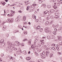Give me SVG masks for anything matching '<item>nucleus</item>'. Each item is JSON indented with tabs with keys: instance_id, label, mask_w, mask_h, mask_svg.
I'll return each mask as SVG.
<instances>
[{
	"instance_id": "nucleus-1",
	"label": "nucleus",
	"mask_w": 62,
	"mask_h": 62,
	"mask_svg": "<svg viewBox=\"0 0 62 62\" xmlns=\"http://www.w3.org/2000/svg\"><path fill=\"white\" fill-rule=\"evenodd\" d=\"M45 31L46 33H50V31L48 27H46L45 29Z\"/></svg>"
},
{
	"instance_id": "nucleus-2",
	"label": "nucleus",
	"mask_w": 62,
	"mask_h": 62,
	"mask_svg": "<svg viewBox=\"0 0 62 62\" xmlns=\"http://www.w3.org/2000/svg\"><path fill=\"white\" fill-rule=\"evenodd\" d=\"M56 14L57 15L55 16L54 18H55V19H58V18H59V13H56Z\"/></svg>"
},
{
	"instance_id": "nucleus-3",
	"label": "nucleus",
	"mask_w": 62,
	"mask_h": 62,
	"mask_svg": "<svg viewBox=\"0 0 62 62\" xmlns=\"http://www.w3.org/2000/svg\"><path fill=\"white\" fill-rule=\"evenodd\" d=\"M40 55H41V57L43 59L44 58H45V57H46L45 56L42 54V53H41Z\"/></svg>"
},
{
	"instance_id": "nucleus-4",
	"label": "nucleus",
	"mask_w": 62,
	"mask_h": 62,
	"mask_svg": "<svg viewBox=\"0 0 62 62\" xmlns=\"http://www.w3.org/2000/svg\"><path fill=\"white\" fill-rule=\"evenodd\" d=\"M31 58V57H27L26 58V59L27 60H29V62H30V61H31L30 60Z\"/></svg>"
},
{
	"instance_id": "nucleus-5",
	"label": "nucleus",
	"mask_w": 62,
	"mask_h": 62,
	"mask_svg": "<svg viewBox=\"0 0 62 62\" xmlns=\"http://www.w3.org/2000/svg\"><path fill=\"white\" fill-rule=\"evenodd\" d=\"M45 25H50V24H49V22L48 21H47L45 23Z\"/></svg>"
},
{
	"instance_id": "nucleus-6",
	"label": "nucleus",
	"mask_w": 62,
	"mask_h": 62,
	"mask_svg": "<svg viewBox=\"0 0 62 62\" xmlns=\"http://www.w3.org/2000/svg\"><path fill=\"white\" fill-rule=\"evenodd\" d=\"M51 18V16L50 15H48L47 16L46 19L47 20H49Z\"/></svg>"
},
{
	"instance_id": "nucleus-7",
	"label": "nucleus",
	"mask_w": 62,
	"mask_h": 62,
	"mask_svg": "<svg viewBox=\"0 0 62 62\" xmlns=\"http://www.w3.org/2000/svg\"><path fill=\"white\" fill-rule=\"evenodd\" d=\"M7 43L8 44V46L9 47L11 46V43L8 41L7 42Z\"/></svg>"
},
{
	"instance_id": "nucleus-8",
	"label": "nucleus",
	"mask_w": 62,
	"mask_h": 62,
	"mask_svg": "<svg viewBox=\"0 0 62 62\" xmlns=\"http://www.w3.org/2000/svg\"><path fill=\"white\" fill-rule=\"evenodd\" d=\"M22 53L26 55L27 54V53L26 52V51L24 50L23 52Z\"/></svg>"
},
{
	"instance_id": "nucleus-9",
	"label": "nucleus",
	"mask_w": 62,
	"mask_h": 62,
	"mask_svg": "<svg viewBox=\"0 0 62 62\" xmlns=\"http://www.w3.org/2000/svg\"><path fill=\"white\" fill-rule=\"evenodd\" d=\"M49 52L48 51H47L46 52V56H48V55L49 54Z\"/></svg>"
},
{
	"instance_id": "nucleus-10",
	"label": "nucleus",
	"mask_w": 62,
	"mask_h": 62,
	"mask_svg": "<svg viewBox=\"0 0 62 62\" xmlns=\"http://www.w3.org/2000/svg\"><path fill=\"white\" fill-rule=\"evenodd\" d=\"M40 28V26H38L37 27H36V29L37 30H38L39 31V29Z\"/></svg>"
},
{
	"instance_id": "nucleus-11",
	"label": "nucleus",
	"mask_w": 62,
	"mask_h": 62,
	"mask_svg": "<svg viewBox=\"0 0 62 62\" xmlns=\"http://www.w3.org/2000/svg\"><path fill=\"white\" fill-rule=\"evenodd\" d=\"M17 41L15 42V45H16V46H18L19 45V44L17 43Z\"/></svg>"
},
{
	"instance_id": "nucleus-12",
	"label": "nucleus",
	"mask_w": 62,
	"mask_h": 62,
	"mask_svg": "<svg viewBox=\"0 0 62 62\" xmlns=\"http://www.w3.org/2000/svg\"><path fill=\"white\" fill-rule=\"evenodd\" d=\"M28 11L29 12H32V11H34V10L31 9H30L28 10Z\"/></svg>"
},
{
	"instance_id": "nucleus-13",
	"label": "nucleus",
	"mask_w": 62,
	"mask_h": 62,
	"mask_svg": "<svg viewBox=\"0 0 62 62\" xmlns=\"http://www.w3.org/2000/svg\"><path fill=\"white\" fill-rule=\"evenodd\" d=\"M38 41V39H35V40H34V44H35V45H36V42H37Z\"/></svg>"
},
{
	"instance_id": "nucleus-14",
	"label": "nucleus",
	"mask_w": 62,
	"mask_h": 62,
	"mask_svg": "<svg viewBox=\"0 0 62 62\" xmlns=\"http://www.w3.org/2000/svg\"><path fill=\"white\" fill-rule=\"evenodd\" d=\"M32 46H33V47H35L36 49H38V47H37V46H36L35 45H32Z\"/></svg>"
},
{
	"instance_id": "nucleus-15",
	"label": "nucleus",
	"mask_w": 62,
	"mask_h": 62,
	"mask_svg": "<svg viewBox=\"0 0 62 62\" xmlns=\"http://www.w3.org/2000/svg\"><path fill=\"white\" fill-rule=\"evenodd\" d=\"M48 12V11L47 10H46L45 12H43V14H47Z\"/></svg>"
},
{
	"instance_id": "nucleus-16",
	"label": "nucleus",
	"mask_w": 62,
	"mask_h": 62,
	"mask_svg": "<svg viewBox=\"0 0 62 62\" xmlns=\"http://www.w3.org/2000/svg\"><path fill=\"white\" fill-rule=\"evenodd\" d=\"M62 27H60V28L58 29V31H61V30H62Z\"/></svg>"
},
{
	"instance_id": "nucleus-17",
	"label": "nucleus",
	"mask_w": 62,
	"mask_h": 62,
	"mask_svg": "<svg viewBox=\"0 0 62 62\" xmlns=\"http://www.w3.org/2000/svg\"><path fill=\"white\" fill-rule=\"evenodd\" d=\"M7 22H8V23H11L10 21V20L9 19H8L7 20Z\"/></svg>"
},
{
	"instance_id": "nucleus-18",
	"label": "nucleus",
	"mask_w": 62,
	"mask_h": 62,
	"mask_svg": "<svg viewBox=\"0 0 62 62\" xmlns=\"http://www.w3.org/2000/svg\"><path fill=\"white\" fill-rule=\"evenodd\" d=\"M50 12H51V13H52L53 12H54V10L53 9H51L50 10Z\"/></svg>"
},
{
	"instance_id": "nucleus-19",
	"label": "nucleus",
	"mask_w": 62,
	"mask_h": 62,
	"mask_svg": "<svg viewBox=\"0 0 62 62\" xmlns=\"http://www.w3.org/2000/svg\"><path fill=\"white\" fill-rule=\"evenodd\" d=\"M17 19H18V22H19V21H20L21 20V17H18Z\"/></svg>"
},
{
	"instance_id": "nucleus-20",
	"label": "nucleus",
	"mask_w": 62,
	"mask_h": 62,
	"mask_svg": "<svg viewBox=\"0 0 62 62\" xmlns=\"http://www.w3.org/2000/svg\"><path fill=\"white\" fill-rule=\"evenodd\" d=\"M13 49L15 51H16L17 50V48H16L15 47H13Z\"/></svg>"
},
{
	"instance_id": "nucleus-21",
	"label": "nucleus",
	"mask_w": 62,
	"mask_h": 62,
	"mask_svg": "<svg viewBox=\"0 0 62 62\" xmlns=\"http://www.w3.org/2000/svg\"><path fill=\"white\" fill-rule=\"evenodd\" d=\"M10 48H11V47L10 46H8L7 47L6 49L7 50H9Z\"/></svg>"
},
{
	"instance_id": "nucleus-22",
	"label": "nucleus",
	"mask_w": 62,
	"mask_h": 62,
	"mask_svg": "<svg viewBox=\"0 0 62 62\" xmlns=\"http://www.w3.org/2000/svg\"><path fill=\"white\" fill-rule=\"evenodd\" d=\"M10 20L11 23L13 22V18H11Z\"/></svg>"
},
{
	"instance_id": "nucleus-23",
	"label": "nucleus",
	"mask_w": 62,
	"mask_h": 62,
	"mask_svg": "<svg viewBox=\"0 0 62 62\" xmlns=\"http://www.w3.org/2000/svg\"><path fill=\"white\" fill-rule=\"evenodd\" d=\"M53 7L54 9H56V8H57V7L55 5H54V6H53Z\"/></svg>"
},
{
	"instance_id": "nucleus-24",
	"label": "nucleus",
	"mask_w": 62,
	"mask_h": 62,
	"mask_svg": "<svg viewBox=\"0 0 62 62\" xmlns=\"http://www.w3.org/2000/svg\"><path fill=\"white\" fill-rule=\"evenodd\" d=\"M57 54H58L59 55H61V52H58L57 53Z\"/></svg>"
},
{
	"instance_id": "nucleus-25",
	"label": "nucleus",
	"mask_w": 62,
	"mask_h": 62,
	"mask_svg": "<svg viewBox=\"0 0 62 62\" xmlns=\"http://www.w3.org/2000/svg\"><path fill=\"white\" fill-rule=\"evenodd\" d=\"M23 21H25L26 20V16H24L23 17Z\"/></svg>"
},
{
	"instance_id": "nucleus-26",
	"label": "nucleus",
	"mask_w": 62,
	"mask_h": 62,
	"mask_svg": "<svg viewBox=\"0 0 62 62\" xmlns=\"http://www.w3.org/2000/svg\"><path fill=\"white\" fill-rule=\"evenodd\" d=\"M1 46H5V43H3L2 44Z\"/></svg>"
},
{
	"instance_id": "nucleus-27",
	"label": "nucleus",
	"mask_w": 62,
	"mask_h": 62,
	"mask_svg": "<svg viewBox=\"0 0 62 62\" xmlns=\"http://www.w3.org/2000/svg\"><path fill=\"white\" fill-rule=\"evenodd\" d=\"M50 39H52L53 38V36L52 35H51L50 36Z\"/></svg>"
},
{
	"instance_id": "nucleus-28",
	"label": "nucleus",
	"mask_w": 62,
	"mask_h": 62,
	"mask_svg": "<svg viewBox=\"0 0 62 62\" xmlns=\"http://www.w3.org/2000/svg\"><path fill=\"white\" fill-rule=\"evenodd\" d=\"M4 41V40L3 39H1L0 41V43H3Z\"/></svg>"
},
{
	"instance_id": "nucleus-29",
	"label": "nucleus",
	"mask_w": 62,
	"mask_h": 62,
	"mask_svg": "<svg viewBox=\"0 0 62 62\" xmlns=\"http://www.w3.org/2000/svg\"><path fill=\"white\" fill-rule=\"evenodd\" d=\"M53 56V54H51L50 55V57H52Z\"/></svg>"
},
{
	"instance_id": "nucleus-30",
	"label": "nucleus",
	"mask_w": 62,
	"mask_h": 62,
	"mask_svg": "<svg viewBox=\"0 0 62 62\" xmlns=\"http://www.w3.org/2000/svg\"><path fill=\"white\" fill-rule=\"evenodd\" d=\"M30 8V6H28L27 7V8H26L27 10H28L29 8Z\"/></svg>"
},
{
	"instance_id": "nucleus-31",
	"label": "nucleus",
	"mask_w": 62,
	"mask_h": 62,
	"mask_svg": "<svg viewBox=\"0 0 62 62\" xmlns=\"http://www.w3.org/2000/svg\"><path fill=\"white\" fill-rule=\"evenodd\" d=\"M58 47H58V46H56V49L58 51H59L60 50V49H59V48H58Z\"/></svg>"
},
{
	"instance_id": "nucleus-32",
	"label": "nucleus",
	"mask_w": 62,
	"mask_h": 62,
	"mask_svg": "<svg viewBox=\"0 0 62 62\" xmlns=\"http://www.w3.org/2000/svg\"><path fill=\"white\" fill-rule=\"evenodd\" d=\"M38 61V62H43V61L40 59Z\"/></svg>"
},
{
	"instance_id": "nucleus-33",
	"label": "nucleus",
	"mask_w": 62,
	"mask_h": 62,
	"mask_svg": "<svg viewBox=\"0 0 62 62\" xmlns=\"http://www.w3.org/2000/svg\"><path fill=\"white\" fill-rule=\"evenodd\" d=\"M24 3H25L26 6H27L28 4V3L26 1Z\"/></svg>"
},
{
	"instance_id": "nucleus-34",
	"label": "nucleus",
	"mask_w": 62,
	"mask_h": 62,
	"mask_svg": "<svg viewBox=\"0 0 62 62\" xmlns=\"http://www.w3.org/2000/svg\"><path fill=\"white\" fill-rule=\"evenodd\" d=\"M31 48H33V50H35V47H33V45L31 46Z\"/></svg>"
},
{
	"instance_id": "nucleus-35",
	"label": "nucleus",
	"mask_w": 62,
	"mask_h": 62,
	"mask_svg": "<svg viewBox=\"0 0 62 62\" xmlns=\"http://www.w3.org/2000/svg\"><path fill=\"white\" fill-rule=\"evenodd\" d=\"M42 31H43V28H42L40 29V32H42Z\"/></svg>"
},
{
	"instance_id": "nucleus-36",
	"label": "nucleus",
	"mask_w": 62,
	"mask_h": 62,
	"mask_svg": "<svg viewBox=\"0 0 62 62\" xmlns=\"http://www.w3.org/2000/svg\"><path fill=\"white\" fill-rule=\"evenodd\" d=\"M61 38V37H59L58 38V39L60 41L62 39Z\"/></svg>"
},
{
	"instance_id": "nucleus-37",
	"label": "nucleus",
	"mask_w": 62,
	"mask_h": 62,
	"mask_svg": "<svg viewBox=\"0 0 62 62\" xmlns=\"http://www.w3.org/2000/svg\"><path fill=\"white\" fill-rule=\"evenodd\" d=\"M50 18H51V19L53 20L54 19V16H50Z\"/></svg>"
},
{
	"instance_id": "nucleus-38",
	"label": "nucleus",
	"mask_w": 62,
	"mask_h": 62,
	"mask_svg": "<svg viewBox=\"0 0 62 62\" xmlns=\"http://www.w3.org/2000/svg\"><path fill=\"white\" fill-rule=\"evenodd\" d=\"M9 36V34H8V33H7L6 34V36L7 37H8V36Z\"/></svg>"
},
{
	"instance_id": "nucleus-39",
	"label": "nucleus",
	"mask_w": 62,
	"mask_h": 62,
	"mask_svg": "<svg viewBox=\"0 0 62 62\" xmlns=\"http://www.w3.org/2000/svg\"><path fill=\"white\" fill-rule=\"evenodd\" d=\"M15 21L16 22H18V19L17 18H16L15 20Z\"/></svg>"
},
{
	"instance_id": "nucleus-40",
	"label": "nucleus",
	"mask_w": 62,
	"mask_h": 62,
	"mask_svg": "<svg viewBox=\"0 0 62 62\" xmlns=\"http://www.w3.org/2000/svg\"><path fill=\"white\" fill-rule=\"evenodd\" d=\"M45 54V51H44L42 53V54H43V55H44V54Z\"/></svg>"
},
{
	"instance_id": "nucleus-41",
	"label": "nucleus",
	"mask_w": 62,
	"mask_h": 62,
	"mask_svg": "<svg viewBox=\"0 0 62 62\" xmlns=\"http://www.w3.org/2000/svg\"><path fill=\"white\" fill-rule=\"evenodd\" d=\"M54 22V21H52L51 22H50V24H52Z\"/></svg>"
},
{
	"instance_id": "nucleus-42",
	"label": "nucleus",
	"mask_w": 62,
	"mask_h": 62,
	"mask_svg": "<svg viewBox=\"0 0 62 62\" xmlns=\"http://www.w3.org/2000/svg\"><path fill=\"white\" fill-rule=\"evenodd\" d=\"M51 7V6L50 5H48L47 6V8H50Z\"/></svg>"
},
{
	"instance_id": "nucleus-43",
	"label": "nucleus",
	"mask_w": 62,
	"mask_h": 62,
	"mask_svg": "<svg viewBox=\"0 0 62 62\" xmlns=\"http://www.w3.org/2000/svg\"><path fill=\"white\" fill-rule=\"evenodd\" d=\"M53 33L54 34V35H55L56 34V32H55V31H54L53 32Z\"/></svg>"
},
{
	"instance_id": "nucleus-44",
	"label": "nucleus",
	"mask_w": 62,
	"mask_h": 62,
	"mask_svg": "<svg viewBox=\"0 0 62 62\" xmlns=\"http://www.w3.org/2000/svg\"><path fill=\"white\" fill-rule=\"evenodd\" d=\"M51 46H55V45L54 44H52L51 45Z\"/></svg>"
},
{
	"instance_id": "nucleus-45",
	"label": "nucleus",
	"mask_w": 62,
	"mask_h": 62,
	"mask_svg": "<svg viewBox=\"0 0 62 62\" xmlns=\"http://www.w3.org/2000/svg\"><path fill=\"white\" fill-rule=\"evenodd\" d=\"M15 37H13L11 38V39H15Z\"/></svg>"
},
{
	"instance_id": "nucleus-46",
	"label": "nucleus",
	"mask_w": 62,
	"mask_h": 62,
	"mask_svg": "<svg viewBox=\"0 0 62 62\" xmlns=\"http://www.w3.org/2000/svg\"><path fill=\"white\" fill-rule=\"evenodd\" d=\"M56 5H57V6H58L60 5V4H59V3H56Z\"/></svg>"
},
{
	"instance_id": "nucleus-47",
	"label": "nucleus",
	"mask_w": 62,
	"mask_h": 62,
	"mask_svg": "<svg viewBox=\"0 0 62 62\" xmlns=\"http://www.w3.org/2000/svg\"><path fill=\"white\" fill-rule=\"evenodd\" d=\"M48 13H49H49H51L50 10L48 12Z\"/></svg>"
},
{
	"instance_id": "nucleus-48",
	"label": "nucleus",
	"mask_w": 62,
	"mask_h": 62,
	"mask_svg": "<svg viewBox=\"0 0 62 62\" xmlns=\"http://www.w3.org/2000/svg\"><path fill=\"white\" fill-rule=\"evenodd\" d=\"M59 27V24H57L56 26V27Z\"/></svg>"
},
{
	"instance_id": "nucleus-49",
	"label": "nucleus",
	"mask_w": 62,
	"mask_h": 62,
	"mask_svg": "<svg viewBox=\"0 0 62 62\" xmlns=\"http://www.w3.org/2000/svg\"><path fill=\"white\" fill-rule=\"evenodd\" d=\"M11 47H13V46H14V45L12 44H11Z\"/></svg>"
},
{
	"instance_id": "nucleus-50",
	"label": "nucleus",
	"mask_w": 62,
	"mask_h": 62,
	"mask_svg": "<svg viewBox=\"0 0 62 62\" xmlns=\"http://www.w3.org/2000/svg\"><path fill=\"white\" fill-rule=\"evenodd\" d=\"M30 43H31V42L29 41L28 43V45H30Z\"/></svg>"
},
{
	"instance_id": "nucleus-51",
	"label": "nucleus",
	"mask_w": 62,
	"mask_h": 62,
	"mask_svg": "<svg viewBox=\"0 0 62 62\" xmlns=\"http://www.w3.org/2000/svg\"><path fill=\"white\" fill-rule=\"evenodd\" d=\"M38 47H40V46H40V44H38Z\"/></svg>"
},
{
	"instance_id": "nucleus-52",
	"label": "nucleus",
	"mask_w": 62,
	"mask_h": 62,
	"mask_svg": "<svg viewBox=\"0 0 62 62\" xmlns=\"http://www.w3.org/2000/svg\"><path fill=\"white\" fill-rule=\"evenodd\" d=\"M9 55L7 56L6 57V58L7 59V58H8L9 57Z\"/></svg>"
},
{
	"instance_id": "nucleus-53",
	"label": "nucleus",
	"mask_w": 62,
	"mask_h": 62,
	"mask_svg": "<svg viewBox=\"0 0 62 62\" xmlns=\"http://www.w3.org/2000/svg\"><path fill=\"white\" fill-rule=\"evenodd\" d=\"M15 31L16 33H17V32H19V30H15Z\"/></svg>"
},
{
	"instance_id": "nucleus-54",
	"label": "nucleus",
	"mask_w": 62,
	"mask_h": 62,
	"mask_svg": "<svg viewBox=\"0 0 62 62\" xmlns=\"http://www.w3.org/2000/svg\"><path fill=\"white\" fill-rule=\"evenodd\" d=\"M16 53L17 54H19V53H20V52H19V51H17L16 52Z\"/></svg>"
},
{
	"instance_id": "nucleus-55",
	"label": "nucleus",
	"mask_w": 62,
	"mask_h": 62,
	"mask_svg": "<svg viewBox=\"0 0 62 62\" xmlns=\"http://www.w3.org/2000/svg\"><path fill=\"white\" fill-rule=\"evenodd\" d=\"M38 51H39V52H40V51H41V49H38Z\"/></svg>"
},
{
	"instance_id": "nucleus-56",
	"label": "nucleus",
	"mask_w": 62,
	"mask_h": 62,
	"mask_svg": "<svg viewBox=\"0 0 62 62\" xmlns=\"http://www.w3.org/2000/svg\"><path fill=\"white\" fill-rule=\"evenodd\" d=\"M62 2H61V1H59V3H60V4H62Z\"/></svg>"
},
{
	"instance_id": "nucleus-57",
	"label": "nucleus",
	"mask_w": 62,
	"mask_h": 62,
	"mask_svg": "<svg viewBox=\"0 0 62 62\" xmlns=\"http://www.w3.org/2000/svg\"><path fill=\"white\" fill-rule=\"evenodd\" d=\"M11 11L12 13V12H13V13H15V11H13V10H12Z\"/></svg>"
},
{
	"instance_id": "nucleus-58",
	"label": "nucleus",
	"mask_w": 62,
	"mask_h": 62,
	"mask_svg": "<svg viewBox=\"0 0 62 62\" xmlns=\"http://www.w3.org/2000/svg\"><path fill=\"white\" fill-rule=\"evenodd\" d=\"M54 29L55 31H57V29H56V28H55Z\"/></svg>"
},
{
	"instance_id": "nucleus-59",
	"label": "nucleus",
	"mask_w": 62,
	"mask_h": 62,
	"mask_svg": "<svg viewBox=\"0 0 62 62\" xmlns=\"http://www.w3.org/2000/svg\"><path fill=\"white\" fill-rule=\"evenodd\" d=\"M1 3L2 5H3V6H5V4H4V2H1Z\"/></svg>"
},
{
	"instance_id": "nucleus-60",
	"label": "nucleus",
	"mask_w": 62,
	"mask_h": 62,
	"mask_svg": "<svg viewBox=\"0 0 62 62\" xmlns=\"http://www.w3.org/2000/svg\"><path fill=\"white\" fill-rule=\"evenodd\" d=\"M18 27L19 28H20L21 29V25H19L18 26Z\"/></svg>"
},
{
	"instance_id": "nucleus-61",
	"label": "nucleus",
	"mask_w": 62,
	"mask_h": 62,
	"mask_svg": "<svg viewBox=\"0 0 62 62\" xmlns=\"http://www.w3.org/2000/svg\"><path fill=\"white\" fill-rule=\"evenodd\" d=\"M47 39H50V37H49V36H47Z\"/></svg>"
},
{
	"instance_id": "nucleus-62",
	"label": "nucleus",
	"mask_w": 62,
	"mask_h": 62,
	"mask_svg": "<svg viewBox=\"0 0 62 62\" xmlns=\"http://www.w3.org/2000/svg\"><path fill=\"white\" fill-rule=\"evenodd\" d=\"M21 44L22 46H23L24 45V44H23V43H21Z\"/></svg>"
},
{
	"instance_id": "nucleus-63",
	"label": "nucleus",
	"mask_w": 62,
	"mask_h": 62,
	"mask_svg": "<svg viewBox=\"0 0 62 62\" xmlns=\"http://www.w3.org/2000/svg\"><path fill=\"white\" fill-rule=\"evenodd\" d=\"M39 3H42V1L41 0H40L39 1Z\"/></svg>"
},
{
	"instance_id": "nucleus-64",
	"label": "nucleus",
	"mask_w": 62,
	"mask_h": 62,
	"mask_svg": "<svg viewBox=\"0 0 62 62\" xmlns=\"http://www.w3.org/2000/svg\"><path fill=\"white\" fill-rule=\"evenodd\" d=\"M12 57L11 56L10 57V59H12Z\"/></svg>"
}]
</instances>
